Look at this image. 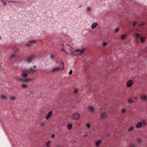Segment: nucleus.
<instances>
[{
  "label": "nucleus",
  "mask_w": 147,
  "mask_h": 147,
  "mask_svg": "<svg viewBox=\"0 0 147 147\" xmlns=\"http://www.w3.org/2000/svg\"><path fill=\"white\" fill-rule=\"evenodd\" d=\"M1 98L3 99H7V97L6 96L4 95H3L1 96Z\"/></svg>",
  "instance_id": "23"
},
{
  "label": "nucleus",
  "mask_w": 147,
  "mask_h": 147,
  "mask_svg": "<svg viewBox=\"0 0 147 147\" xmlns=\"http://www.w3.org/2000/svg\"><path fill=\"white\" fill-rule=\"evenodd\" d=\"M16 98V97L14 96H11L10 97V99L12 100H14Z\"/></svg>",
  "instance_id": "22"
},
{
  "label": "nucleus",
  "mask_w": 147,
  "mask_h": 147,
  "mask_svg": "<svg viewBox=\"0 0 147 147\" xmlns=\"http://www.w3.org/2000/svg\"><path fill=\"white\" fill-rule=\"evenodd\" d=\"M78 91V89H76L74 90V93L75 94H77Z\"/></svg>",
  "instance_id": "33"
},
{
  "label": "nucleus",
  "mask_w": 147,
  "mask_h": 147,
  "mask_svg": "<svg viewBox=\"0 0 147 147\" xmlns=\"http://www.w3.org/2000/svg\"><path fill=\"white\" fill-rule=\"evenodd\" d=\"M36 40H35L29 41L28 42L29 43H35L36 42Z\"/></svg>",
  "instance_id": "28"
},
{
  "label": "nucleus",
  "mask_w": 147,
  "mask_h": 147,
  "mask_svg": "<svg viewBox=\"0 0 147 147\" xmlns=\"http://www.w3.org/2000/svg\"><path fill=\"white\" fill-rule=\"evenodd\" d=\"M85 52V49H76L74 52H72L70 54L71 55L75 56L76 55L74 54L75 53H78L77 54V56H81L82 55V54L84 53Z\"/></svg>",
  "instance_id": "3"
},
{
  "label": "nucleus",
  "mask_w": 147,
  "mask_h": 147,
  "mask_svg": "<svg viewBox=\"0 0 147 147\" xmlns=\"http://www.w3.org/2000/svg\"><path fill=\"white\" fill-rule=\"evenodd\" d=\"M41 126H45V123H41Z\"/></svg>",
  "instance_id": "39"
},
{
  "label": "nucleus",
  "mask_w": 147,
  "mask_h": 147,
  "mask_svg": "<svg viewBox=\"0 0 147 147\" xmlns=\"http://www.w3.org/2000/svg\"><path fill=\"white\" fill-rule=\"evenodd\" d=\"M102 141L101 140H98L95 143V146L96 147H98L101 144Z\"/></svg>",
  "instance_id": "11"
},
{
  "label": "nucleus",
  "mask_w": 147,
  "mask_h": 147,
  "mask_svg": "<svg viewBox=\"0 0 147 147\" xmlns=\"http://www.w3.org/2000/svg\"><path fill=\"white\" fill-rule=\"evenodd\" d=\"M26 45L28 47H30L31 46V45L30 44H26Z\"/></svg>",
  "instance_id": "42"
},
{
  "label": "nucleus",
  "mask_w": 147,
  "mask_h": 147,
  "mask_svg": "<svg viewBox=\"0 0 147 147\" xmlns=\"http://www.w3.org/2000/svg\"><path fill=\"white\" fill-rule=\"evenodd\" d=\"M98 24L97 22H95L92 23V25L91 28L92 29H94L97 26Z\"/></svg>",
  "instance_id": "14"
},
{
  "label": "nucleus",
  "mask_w": 147,
  "mask_h": 147,
  "mask_svg": "<svg viewBox=\"0 0 147 147\" xmlns=\"http://www.w3.org/2000/svg\"><path fill=\"white\" fill-rule=\"evenodd\" d=\"M133 84V82L131 80H129L127 83L126 86L128 87H130Z\"/></svg>",
  "instance_id": "13"
},
{
  "label": "nucleus",
  "mask_w": 147,
  "mask_h": 147,
  "mask_svg": "<svg viewBox=\"0 0 147 147\" xmlns=\"http://www.w3.org/2000/svg\"><path fill=\"white\" fill-rule=\"evenodd\" d=\"M35 72V70L32 68H30L29 69H24L22 70L21 76L24 78H25L28 76V73L29 74L31 73Z\"/></svg>",
  "instance_id": "1"
},
{
  "label": "nucleus",
  "mask_w": 147,
  "mask_h": 147,
  "mask_svg": "<svg viewBox=\"0 0 147 147\" xmlns=\"http://www.w3.org/2000/svg\"><path fill=\"white\" fill-rule=\"evenodd\" d=\"M136 37L137 38H139L140 37V34H134Z\"/></svg>",
  "instance_id": "21"
},
{
  "label": "nucleus",
  "mask_w": 147,
  "mask_h": 147,
  "mask_svg": "<svg viewBox=\"0 0 147 147\" xmlns=\"http://www.w3.org/2000/svg\"><path fill=\"white\" fill-rule=\"evenodd\" d=\"M51 59H53L54 58V57L52 54H51Z\"/></svg>",
  "instance_id": "43"
},
{
  "label": "nucleus",
  "mask_w": 147,
  "mask_h": 147,
  "mask_svg": "<svg viewBox=\"0 0 147 147\" xmlns=\"http://www.w3.org/2000/svg\"><path fill=\"white\" fill-rule=\"evenodd\" d=\"M30 80H30V79L29 78L24 79V82H30Z\"/></svg>",
  "instance_id": "24"
},
{
  "label": "nucleus",
  "mask_w": 147,
  "mask_h": 147,
  "mask_svg": "<svg viewBox=\"0 0 147 147\" xmlns=\"http://www.w3.org/2000/svg\"><path fill=\"white\" fill-rule=\"evenodd\" d=\"M86 127L88 128H90V125L89 123H88L86 125Z\"/></svg>",
  "instance_id": "31"
},
{
  "label": "nucleus",
  "mask_w": 147,
  "mask_h": 147,
  "mask_svg": "<svg viewBox=\"0 0 147 147\" xmlns=\"http://www.w3.org/2000/svg\"><path fill=\"white\" fill-rule=\"evenodd\" d=\"M140 40L142 42H144L145 40V39L144 37H141L140 38Z\"/></svg>",
  "instance_id": "18"
},
{
  "label": "nucleus",
  "mask_w": 147,
  "mask_h": 147,
  "mask_svg": "<svg viewBox=\"0 0 147 147\" xmlns=\"http://www.w3.org/2000/svg\"><path fill=\"white\" fill-rule=\"evenodd\" d=\"M67 127L69 130H70L72 127V125L71 124H69L67 125Z\"/></svg>",
  "instance_id": "16"
},
{
  "label": "nucleus",
  "mask_w": 147,
  "mask_h": 147,
  "mask_svg": "<svg viewBox=\"0 0 147 147\" xmlns=\"http://www.w3.org/2000/svg\"><path fill=\"white\" fill-rule=\"evenodd\" d=\"M134 129V127L133 126H131L129 127L128 129V132H130L133 130Z\"/></svg>",
  "instance_id": "17"
},
{
  "label": "nucleus",
  "mask_w": 147,
  "mask_h": 147,
  "mask_svg": "<svg viewBox=\"0 0 147 147\" xmlns=\"http://www.w3.org/2000/svg\"><path fill=\"white\" fill-rule=\"evenodd\" d=\"M119 30V28H117L115 30V32H117Z\"/></svg>",
  "instance_id": "35"
},
{
  "label": "nucleus",
  "mask_w": 147,
  "mask_h": 147,
  "mask_svg": "<svg viewBox=\"0 0 147 147\" xmlns=\"http://www.w3.org/2000/svg\"><path fill=\"white\" fill-rule=\"evenodd\" d=\"M121 111H122V112L123 113H125V112L126 111V109H122Z\"/></svg>",
  "instance_id": "34"
},
{
  "label": "nucleus",
  "mask_w": 147,
  "mask_h": 147,
  "mask_svg": "<svg viewBox=\"0 0 147 147\" xmlns=\"http://www.w3.org/2000/svg\"><path fill=\"white\" fill-rule=\"evenodd\" d=\"M146 122L145 121L143 120L141 122H138L136 125V127L137 128H139L141 127L142 125L145 126L146 125Z\"/></svg>",
  "instance_id": "4"
},
{
  "label": "nucleus",
  "mask_w": 147,
  "mask_h": 147,
  "mask_svg": "<svg viewBox=\"0 0 147 147\" xmlns=\"http://www.w3.org/2000/svg\"><path fill=\"white\" fill-rule=\"evenodd\" d=\"M3 3L4 5H5L6 4V3L5 2L6 0H0Z\"/></svg>",
  "instance_id": "27"
},
{
  "label": "nucleus",
  "mask_w": 147,
  "mask_h": 147,
  "mask_svg": "<svg viewBox=\"0 0 147 147\" xmlns=\"http://www.w3.org/2000/svg\"><path fill=\"white\" fill-rule=\"evenodd\" d=\"M137 98V97H135V98Z\"/></svg>",
  "instance_id": "51"
},
{
  "label": "nucleus",
  "mask_w": 147,
  "mask_h": 147,
  "mask_svg": "<svg viewBox=\"0 0 147 147\" xmlns=\"http://www.w3.org/2000/svg\"><path fill=\"white\" fill-rule=\"evenodd\" d=\"M62 63L63 65V62H62Z\"/></svg>",
  "instance_id": "52"
},
{
  "label": "nucleus",
  "mask_w": 147,
  "mask_h": 147,
  "mask_svg": "<svg viewBox=\"0 0 147 147\" xmlns=\"http://www.w3.org/2000/svg\"><path fill=\"white\" fill-rule=\"evenodd\" d=\"M21 86L22 88H27L28 87L27 86L24 84H22L21 85Z\"/></svg>",
  "instance_id": "25"
},
{
  "label": "nucleus",
  "mask_w": 147,
  "mask_h": 147,
  "mask_svg": "<svg viewBox=\"0 0 147 147\" xmlns=\"http://www.w3.org/2000/svg\"><path fill=\"white\" fill-rule=\"evenodd\" d=\"M87 136V134H86L84 135V138H85V137H86Z\"/></svg>",
  "instance_id": "46"
},
{
  "label": "nucleus",
  "mask_w": 147,
  "mask_h": 147,
  "mask_svg": "<svg viewBox=\"0 0 147 147\" xmlns=\"http://www.w3.org/2000/svg\"><path fill=\"white\" fill-rule=\"evenodd\" d=\"M140 98L141 99L143 100H147V95L146 94H141L140 96Z\"/></svg>",
  "instance_id": "10"
},
{
  "label": "nucleus",
  "mask_w": 147,
  "mask_h": 147,
  "mask_svg": "<svg viewBox=\"0 0 147 147\" xmlns=\"http://www.w3.org/2000/svg\"><path fill=\"white\" fill-rule=\"evenodd\" d=\"M63 48H62L61 50L66 53L67 55H69V52H71V51L72 47L66 43L63 44Z\"/></svg>",
  "instance_id": "2"
},
{
  "label": "nucleus",
  "mask_w": 147,
  "mask_h": 147,
  "mask_svg": "<svg viewBox=\"0 0 147 147\" xmlns=\"http://www.w3.org/2000/svg\"><path fill=\"white\" fill-rule=\"evenodd\" d=\"M136 30L137 31H138V30L137 29Z\"/></svg>",
  "instance_id": "50"
},
{
  "label": "nucleus",
  "mask_w": 147,
  "mask_h": 147,
  "mask_svg": "<svg viewBox=\"0 0 147 147\" xmlns=\"http://www.w3.org/2000/svg\"><path fill=\"white\" fill-rule=\"evenodd\" d=\"M55 137V134H53L51 136V138H54Z\"/></svg>",
  "instance_id": "40"
},
{
  "label": "nucleus",
  "mask_w": 147,
  "mask_h": 147,
  "mask_svg": "<svg viewBox=\"0 0 147 147\" xmlns=\"http://www.w3.org/2000/svg\"><path fill=\"white\" fill-rule=\"evenodd\" d=\"M87 110L90 113H94L95 111V108L93 105H90L88 107Z\"/></svg>",
  "instance_id": "5"
},
{
  "label": "nucleus",
  "mask_w": 147,
  "mask_h": 147,
  "mask_svg": "<svg viewBox=\"0 0 147 147\" xmlns=\"http://www.w3.org/2000/svg\"><path fill=\"white\" fill-rule=\"evenodd\" d=\"M100 116L101 119H104L107 117V114L105 112H102L100 114Z\"/></svg>",
  "instance_id": "8"
},
{
  "label": "nucleus",
  "mask_w": 147,
  "mask_h": 147,
  "mask_svg": "<svg viewBox=\"0 0 147 147\" xmlns=\"http://www.w3.org/2000/svg\"><path fill=\"white\" fill-rule=\"evenodd\" d=\"M52 111H50L46 115L45 118L47 120L49 119V118L52 116Z\"/></svg>",
  "instance_id": "12"
},
{
  "label": "nucleus",
  "mask_w": 147,
  "mask_h": 147,
  "mask_svg": "<svg viewBox=\"0 0 147 147\" xmlns=\"http://www.w3.org/2000/svg\"><path fill=\"white\" fill-rule=\"evenodd\" d=\"M141 141V139L140 138H138L137 140V142L138 143H140Z\"/></svg>",
  "instance_id": "30"
},
{
  "label": "nucleus",
  "mask_w": 147,
  "mask_h": 147,
  "mask_svg": "<svg viewBox=\"0 0 147 147\" xmlns=\"http://www.w3.org/2000/svg\"><path fill=\"white\" fill-rule=\"evenodd\" d=\"M87 10L88 11H90L91 10V8L90 7H88L87 8Z\"/></svg>",
  "instance_id": "38"
},
{
  "label": "nucleus",
  "mask_w": 147,
  "mask_h": 147,
  "mask_svg": "<svg viewBox=\"0 0 147 147\" xmlns=\"http://www.w3.org/2000/svg\"><path fill=\"white\" fill-rule=\"evenodd\" d=\"M80 117V115L77 113H73L72 116V119L74 120H78Z\"/></svg>",
  "instance_id": "6"
},
{
  "label": "nucleus",
  "mask_w": 147,
  "mask_h": 147,
  "mask_svg": "<svg viewBox=\"0 0 147 147\" xmlns=\"http://www.w3.org/2000/svg\"><path fill=\"white\" fill-rule=\"evenodd\" d=\"M128 102L129 103H133L134 101L132 100L131 98H129L128 100Z\"/></svg>",
  "instance_id": "19"
},
{
  "label": "nucleus",
  "mask_w": 147,
  "mask_h": 147,
  "mask_svg": "<svg viewBox=\"0 0 147 147\" xmlns=\"http://www.w3.org/2000/svg\"><path fill=\"white\" fill-rule=\"evenodd\" d=\"M20 81L24 82V79H22L21 78Z\"/></svg>",
  "instance_id": "44"
},
{
  "label": "nucleus",
  "mask_w": 147,
  "mask_h": 147,
  "mask_svg": "<svg viewBox=\"0 0 147 147\" xmlns=\"http://www.w3.org/2000/svg\"><path fill=\"white\" fill-rule=\"evenodd\" d=\"M73 71L71 69L69 72V75H71Z\"/></svg>",
  "instance_id": "36"
},
{
  "label": "nucleus",
  "mask_w": 147,
  "mask_h": 147,
  "mask_svg": "<svg viewBox=\"0 0 147 147\" xmlns=\"http://www.w3.org/2000/svg\"><path fill=\"white\" fill-rule=\"evenodd\" d=\"M127 35L125 34L122 35L121 36V38L122 40H124L126 38Z\"/></svg>",
  "instance_id": "15"
},
{
  "label": "nucleus",
  "mask_w": 147,
  "mask_h": 147,
  "mask_svg": "<svg viewBox=\"0 0 147 147\" xmlns=\"http://www.w3.org/2000/svg\"><path fill=\"white\" fill-rule=\"evenodd\" d=\"M64 69V67H63L61 68L60 67L56 68L53 69L52 71V72H53L55 71H60L63 69Z\"/></svg>",
  "instance_id": "9"
},
{
  "label": "nucleus",
  "mask_w": 147,
  "mask_h": 147,
  "mask_svg": "<svg viewBox=\"0 0 147 147\" xmlns=\"http://www.w3.org/2000/svg\"><path fill=\"white\" fill-rule=\"evenodd\" d=\"M130 147H136V146L134 144H131L130 145Z\"/></svg>",
  "instance_id": "41"
},
{
  "label": "nucleus",
  "mask_w": 147,
  "mask_h": 147,
  "mask_svg": "<svg viewBox=\"0 0 147 147\" xmlns=\"http://www.w3.org/2000/svg\"><path fill=\"white\" fill-rule=\"evenodd\" d=\"M1 36H0V39H1Z\"/></svg>",
  "instance_id": "53"
},
{
  "label": "nucleus",
  "mask_w": 147,
  "mask_h": 147,
  "mask_svg": "<svg viewBox=\"0 0 147 147\" xmlns=\"http://www.w3.org/2000/svg\"><path fill=\"white\" fill-rule=\"evenodd\" d=\"M81 6H82V5H80V6H79V7H81Z\"/></svg>",
  "instance_id": "49"
},
{
  "label": "nucleus",
  "mask_w": 147,
  "mask_h": 147,
  "mask_svg": "<svg viewBox=\"0 0 147 147\" xmlns=\"http://www.w3.org/2000/svg\"><path fill=\"white\" fill-rule=\"evenodd\" d=\"M137 23L136 22H133V25L134 27L135 25H136Z\"/></svg>",
  "instance_id": "37"
},
{
  "label": "nucleus",
  "mask_w": 147,
  "mask_h": 147,
  "mask_svg": "<svg viewBox=\"0 0 147 147\" xmlns=\"http://www.w3.org/2000/svg\"><path fill=\"white\" fill-rule=\"evenodd\" d=\"M16 56V54H13L12 55H11V56H10V58H13L14 57H15Z\"/></svg>",
  "instance_id": "29"
},
{
  "label": "nucleus",
  "mask_w": 147,
  "mask_h": 147,
  "mask_svg": "<svg viewBox=\"0 0 147 147\" xmlns=\"http://www.w3.org/2000/svg\"><path fill=\"white\" fill-rule=\"evenodd\" d=\"M35 79L34 78H31V79H30V80H30V81H32L34 80Z\"/></svg>",
  "instance_id": "45"
},
{
  "label": "nucleus",
  "mask_w": 147,
  "mask_h": 147,
  "mask_svg": "<svg viewBox=\"0 0 147 147\" xmlns=\"http://www.w3.org/2000/svg\"><path fill=\"white\" fill-rule=\"evenodd\" d=\"M36 67V65H34L33 66V67L34 68H35Z\"/></svg>",
  "instance_id": "48"
},
{
  "label": "nucleus",
  "mask_w": 147,
  "mask_h": 147,
  "mask_svg": "<svg viewBox=\"0 0 147 147\" xmlns=\"http://www.w3.org/2000/svg\"><path fill=\"white\" fill-rule=\"evenodd\" d=\"M35 56L34 55H31L27 58L26 61L29 63H31L34 59Z\"/></svg>",
  "instance_id": "7"
},
{
  "label": "nucleus",
  "mask_w": 147,
  "mask_h": 147,
  "mask_svg": "<svg viewBox=\"0 0 147 147\" xmlns=\"http://www.w3.org/2000/svg\"><path fill=\"white\" fill-rule=\"evenodd\" d=\"M21 78L18 77H15L14 78V79L19 81H20Z\"/></svg>",
  "instance_id": "20"
},
{
  "label": "nucleus",
  "mask_w": 147,
  "mask_h": 147,
  "mask_svg": "<svg viewBox=\"0 0 147 147\" xmlns=\"http://www.w3.org/2000/svg\"><path fill=\"white\" fill-rule=\"evenodd\" d=\"M144 25V24H140L139 25L140 26H143V25Z\"/></svg>",
  "instance_id": "47"
},
{
  "label": "nucleus",
  "mask_w": 147,
  "mask_h": 147,
  "mask_svg": "<svg viewBox=\"0 0 147 147\" xmlns=\"http://www.w3.org/2000/svg\"><path fill=\"white\" fill-rule=\"evenodd\" d=\"M107 44V43L106 42H103L102 43V45L104 47H105V46H106Z\"/></svg>",
  "instance_id": "32"
},
{
  "label": "nucleus",
  "mask_w": 147,
  "mask_h": 147,
  "mask_svg": "<svg viewBox=\"0 0 147 147\" xmlns=\"http://www.w3.org/2000/svg\"><path fill=\"white\" fill-rule=\"evenodd\" d=\"M51 143V141H48L47 143V147H50V144Z\"/></svg>",
  "instance_id": "26"
}]
</instances>
